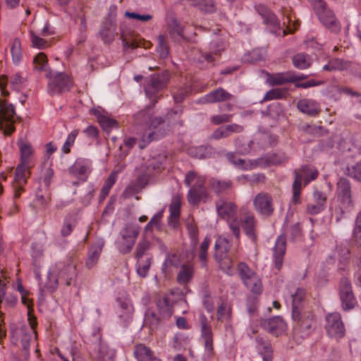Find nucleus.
Wrapping results in <instances>:
<instances>
[{
    "label": "nucleus",
    "instance_id": "45",
    "mask_svg": "<svg viewBox=\"0 0 361 361\" xmlns=\"http://www.w3.org/2000/svg\"><path fill=\"white\" fill-rule=\"evenodd\" d=\"M181 200L180 196L173 197L169 207L170 217L171 219L177 220L180 216Z\"/></svg>",
    "mask_w": 361,
    "mask_h": 361
},
{
    "label": "nucleus",
    "instance_id": "6",
    "mask_svg": "<svg viewBox=\"0 0 361 361\" xmlns=\"http://www.w3.org/2000/svg\"><path fill=\"white\" fill-rule=\"evenodd\" d=\"M16 111L13 105L5 99H0V128L4 129L6 135H11L15 127Z\"/></svg>",
    "mask_w": 361,
    "mask_h": 361
},
{
    "label": "nucleus",
    "instance_id": "44",
    "mask_svg": "<svg viewBox=\"0 0 361 361\" xmlns=\"http://www.w3.org/2000/svg\"><path fill=\"white\" fill-rule=\"evenodd\" d=\"M188 1L190 5L204 12H212L214 8L212 0H188Z\"/></svg>",
    "mask_w": 361,
    "mask_h": 361
},
{
    "label": "nucleus",
    "instance_id": "31",
    "mask_svg": "<svg viewBox=\"0 0 361 361\" xmlns=\"http://www.w3.org/2000/svg\"><path fill=\"white\" fill-rule=\"evenodd\" d=\"M102 250V245H94L92 246L87 254V258L86 259V267L88 269H91L94 267L98 262L99 257Z\"/></svg>",
    "mask_w": 361,
    "mask_h": 361
},
{
    "label": "nucleus",
    "instance_id": "26",
    "mask_svg": "<svg viewBox=\"0 0 361 361\" xmlns=\"http://www.w3.org/2000/svg\"><path fill=\"white\" fill-rule=\"evenodd\" d=\"M243 227L246 234L254 242L257 240V235L255 233L256 220L253 214L247 215L243 220Z\"/></svg>",
    "mask_w": 361,
    "mask_h": 361
},
{
    "label": "nucleus",
    "instance_id": "14",
    "mask_svg": "<svg viewBox=\"0 0 361 361\" xmlns=\"http://www.w3.org/2000/svg\"><path fill=\"white\" fill-rule=\"evenodd\" d=\"M263 328L270 334L278 336L286 330V324L279 317H275L262 322Z\"/></svg>",
    "mask_w": 361,
    "mask_h": 361
},
{
    "label": "nucleus",
    "instance_id": "36",
    "mask_svg": "<svg viewBox=\"0 0 361 361\" xmlns=\"http://www.w3.org/2000/svg\"><path fill=\"white\" fill-rule=\"evenodd\" d=\"M97 121L102 129L106 132H110L113 128L118 127V123L115 119L104 114L97 115Z\"/></svg>",
    "mask_w": 361,
    "mask_h": 361
},
{
    "label": "nucleus",
    "instance_id": "8",
    "mask_svg": "<svg viewBox=\"0 0 361 361\" xmlns=\"http://www.w3.org/2000/svg\"><path fill=\"white\" fill-rule=\"evenodd\" d=\"M168 80L167 74L152 75L145 87L146 95L156 102L157 101L156 93L166 86Z\"/></svg>",
    "mask_w": 361,
    "mask_h": 361
},
{
    "label": "nucleus",
    "instance_id": "17",
    "mask_svg": "<svg viewBox=\"0 0 361 361\" xmlns=\"http://www.w3.org/2000/svg\"><path fill=\"white\" fill-rule=\"evenodd\" d=\"M297 107L300 111L310 116H316L321 111L318 103L309 99H300L298 102Z\"/></svg>",
    "mask_w": 361,
    "mask_h": 361
},
{
    "label": "nucleus",
    "instance_id": "9",
    "mask_svg": "<svg viewBox=\"0 0 361 361\" xmlns=\"http://www.w3.org/2000/svg\"><path fill=\"white\" fill-rule=\"evenodd\" d=\"M326 322L325 328L329 336L338 339L344 336L345 329L339 314H329L326 317Z\"/></svg>",
    "mask_w": 361,
    "mask_h": 361
},
{
    "label": "nucleus",
    "instance_id": "27",
    "mask_svg": "<svg viewBox=\"0 0 361 361\" xmlns=\"http://www.w3.org/2000/svg\"><path fill=\"white\" fill-rule=\"evenodd\" d=\"M134 355L138 361H147L155 355L149 347L139 343L135 346Z\"/></svg>",
    "mask_w": 361,
    "mask_h": 361
},
{
    "label": "nucleus",
    "instance_id": "34",
    "mask_svg": "<svg viewBox=\"0 0 361 361\" xmlns=\"http://www.w3.org/2000/svg\"><path fill=\"white\" fill-rule=\"evenodd\" d=\"M34 70L37 72L48 71V59L43 52L37 54L33 59Z\"/></svg>",
    "mask_w": 361,
    "mask_h": 361
},
{
    "label": "nucleus",
    "instance_id": "13",
    "mask_svg": "<svg viewBox=\"0 0 361 361\" xmlns=\"http://www.w3.org/2000/svg\"><path fill=\"white\" fill-rule=\"evenodd\" d=\"M327 197L324 192L314 191L311 201L307 204V212L312 215L321 212L326 203Z\"/></svg>",
    "mask_w": 361,
    "mask_h": 361
},
{
    "label": "nucleus",
    "instance_id": "43",
    "mask_svg": "<svg viewBox=\"0 0 361 361\" xmlns=\"http://www.w3.org/2000/svg\"><path fill=\"white\" fill-rule=\"evenodd\" d=\"M185 226L192 243L193 245L195 246L198 242L199 231L197 226L192 219H188L186 221Z\"/></svg>",
    "mask_w": 361,
    "mask_h": 361
},
{
    "label": "nucleus",
    "instance_id": "19",
    "mask_svg": "<svg viewBox=\"0 0 361 361\" xmlns=\"http://www.w3.org/2000/svg\"><path fill=\"white\" fill-rule=\"evenodd\" d=\"M286 242L283 236H280L274 247V262L275 267L278 270H281L283 265V259L286 252Z\"/></svg>",
    "mask_w": 361,
    "mask_h": 361
},
{
    "label": "nucleus",
    "instance_id": "48",
    "mask_svg": "<svg viewBox=\"0 0 361 361\" xmlns=\"http://www.w3.org/2000/svg\"><path fill=\"white\" fill-rule=\"evenodd\" d=\"M11 52L13 62L18 63L22 58L21 43L18 39H15L11 44Z\"/></svg>",
    "mask_w": 361,
    "mask_h": 361
},
{
    "label": "nucleus",
    "instance_id": "50",
    "mask_svg": "<svg viewBox=\"0 0 361 361\" xmlns=\"http://www.w3.org/2000/svg\"><path fill=\"white\" fill-rule=\"evenodd\" d=\"M301 171L305 175V183L315 180L319 175L318 171L314 167L309 165L303 166L301 169Z\"/></svg>",
    "mask_w": 361,
    "mask_h": 361
},
{
    "label": "nucleus",
    "instance_id": "7",
    "mask_svg": "<svg viewBox=\"0 0 361 361\" xmlns=\"http://www.w3.org/2000/svg\"><path fill=\"white\" fill-rule=\"evenodd\" d=\"M255 210L259 214L269 217L274 212V200L271 194L266 192L257 193L253 199Z\"/></svg>",
    "mask_w": 361,
    "mask_h": 361
},
{
    "label": "nucleus",
    "instance_id": "2",
    "mask_svg": "<svg viewBox=\"0 0 361 361\" xmlns=\"http://www.w3.org/2000/svg\"><path fill=\"white\" fill-rule=\"evenodd\" d=\"M238 275L244 286L254 295H259L263 291L261 278L245 262H240L237 266Z\"/></svg>",
    "mask_w": 361,
    "mask_h": 361
},
{
    "label": "nucleus",
    "instance_id": "4",
    "mask_svg": "<svg viewBox=\"0 0 361 361\" xmlns=\"http://www.w3.org/2000/svg\"><path fill=\"white\" fill-rule=\"evenodd\" d=\"M336 193L340 214L342 216L350 212L354 206L352 196L351 185L345 178H340L336 183Z\"/></svg>",
    "mask_w": 361,
    "mask_h": 361
},
{
    "label": "nucleus",
    "instance_id": "1",
    "mask_svg": "<svg viewBox=\"0 0 361 361\" xmlns=\"http://www.w3.org/2000/svg\"><path fill=\"white\" fill-rule=\"evenodd\" d=\"M135 121L137 123H140L142 121H149L147 129L142 135V142L145 144L158 140L166 134V130L164 128L166 118L162 117H153L149 118L147 114L145 111H140L135 115Z\"/></svg>",
    "mask_w": 361,
    "mask_h": 361
},
{
    "label": "nucleus",
    "instance_id": "56",
    "mask_svg": "<svg viewBox=\"0 0 361 361\" xmlns=\"http://www.w3.org/2000/svg\"><path fill=\"white\" fill-rule=\"evenodd\" d=\"M215 258L219 263L220 269L223 271H228L231 269L233 262L228 255H223L222 257H215Z\"/></svg>",
    "mask_w": 361,
    "mask_h": 361
},
{
    "label": "nucleus",
    "instance_id": "59",
    "mask_svg": "<svg viewBox=\"0 0 361 361\" xmlns=\"http://www.w3.org/2000/svg\"><path fill=\"white\" fill-rule=\"evenodd\" d=\"M143 188V184L139 185L138 183H133L130 184L123 192L124 198H129L135 193L139 192Z\"/></svg>",
    "mask_w": 361,
    "mask_h": 361
},
{
    "label": "nucleus",
    "instance_id": "53",
    "mask_svg": "<svg viewBox=\"0 0 361 361\" xmlns=\"http://www.w3.org/2000/svg\"><path fill=\"white\" fill-rule=\"evenodd\" d=\"M158 47L157 51L159 54L160 57L165 59L169 55V47L166 43V37L163 35L158 36Z\"/></svg>",
    "mask_w": 361,
    "mask_h": 361
},
{
    "label": "nucleus",
    "instance_id": "39",
    "mask_svg": "<svg viewBox=\"0 0 361 361\" xmlns=\"http://www.w3.org/2000/svg\"><path fill=\"white\" fill-rule=\"evenodd\" d=\"M117 178V173L116 172H112L105 181V183L100 191L99 195V200L102 201L104 200L109 195V191L111 188V187L114 185L116 183Z\"/></svg>",
    "mask_w": 361,
    "mask_h": 361
},
{
    "label": "nucleus",
    "instance_id": "16",
    "mask_svg": "<svg viewBox=\"0 0 361 361\" xmlns=\"http://www.w3.org/2000/svg\"><path fill=\"white\" fill-rule=\"evenodd\" d=\"M200 322L205 348L208 353H211L213 351V336L211 326L208 324L207 319L204 315L200 316Z\"/></svg>",
    "mask_w": 361,
    "mask_h": 361
},
{
    "label": "nucleus",
    "instance_id": "60",
    "mask_svg": "<svg viewBox=\"0 0 361 361\" xmlns=\"http://www.w3.org/2000/svg\"><path fill=\"white\" fill-rule=\"evenodd\" d=\"M342 306L345 310H350L355 307L356 303L353 294L341 296Z\"/></svg>",
    "mask_w": 361,
    "mask_h": 361
},
{
    "label": "nucleus",
    "instance_id": "42",
    "mask_svg": "<svg viewBox=\"0 0 361 361\" xmlns=\"http://www.w3.org/2000/svg\"><path fill=\"white\" fill-rule=\"evenodd\" d=\"M140 233V226L134 224H127L122 229L121 235L122 238H132L137 239Z\"/></svg>",
    "mask_w": 361,
    "mask_h": 361
},
{
    "label": "nucleus",
    "instance_id": "32",
    "mask_svg": "<svg viewBox=\"0 0 361 361\" xmlns=\"http://www.w3.org/2000/svg\"><path fill=\"white\" fill-rule=\"evenodd\" d=\"M267 80L271 85H281L291 82L293 78H290V72H287L269 75Z\"/></svg>",
    "mask_w": 361,
    "mask_h": 361
},
{
    "label": "nucleus",
    "instance_id": "49",
    "mask_svg": "<svg viewBox=\"0 0 361 361\" xmlns=\"http://www.w3.org/2000/svg\"><path fill=\"white\" fill-rule=\"evenodd\" d=\"M164 319L161 318L160 314L157 315L152 311H148L145 314V324H148L151 329L156 328Z\"/></svg>",
    "mask_w": 361,
    "mask_h": 361
},
{
    "label": "nucleus",
    "instance_id": "23",
    "mask_svg": "<svg viewBox=\"0 0 361 361\" xmlns=\"http://www.w3.org/2000/svg\"><path fill=\"white\" fill-rule=\"evenodd\" d=\"M351 63L342 59L334 58L329 61L328 63L323 67V70L327 71H344L348 69Z\"/></svg>",
    "mask_w": 361,
    "mask_h": 361
},
{
    "label": "nucleus",
    "instance_id": "10",
    "mask_svg": "<svg viewBox=\"0 0 361 361\" xmlns=\"http://www.w3.org/2000/svg\"><path fill=\"white\" fill-rule=\"evenodd\" d=\"M292 317L304 331L310 330L314 324V316L311 310L301 311L299 307H294Z\"/></svg>",
    "mask_w": 361,
    "mask_h": 361
},
{
    "label": "nucleus",
    "instance_id": "55",
    "mask_svg": "<svg viewBox=\"0 0 361 361\" xmlns=\"http://www.w3.org/2000/svg\"><path fill=\"white\" fill-rule=\"evenodd\" d=\"M30 36L31 43L33 47L42 49L49 46L47 41L37 36L33 31H30Z\"/></svg>",
    "mask_w": 361,
    "mask_h": 361
},
{
    "label": "nucleus",
    "instance_id": "51",
    "mask_svg": "<svg viewBox=\"0 0 361 361\" xmlns=\"http://www.w3.org/2000/svg\"><path fill=\"white\" fill-rule=\"evenodd\" d=\"M136 239L132 238H122L118 243V249L121 252L126 254L130 252L135 245Z\"/></svg>",
    "mask_w": 361,
    "mask_h": 361
},
{
    "label": "nucleus",
    "instance_id": "30",
    "mask_svg": "<svg viewBox=\"0 0 361 361\" xmlns=\"http://www.w3.org/2000/svg\"><path fill=\"white\" fill-rule=\"evenodd\" d=\"M171 37L175 41L184 39L183 28L177 20H172L168 25Z\"/></svg>",
    "mask_w": 361,
    "mask_h": 361
},
{
    "label": "nucleus",
    "instance_id": "58",
    "mask_svg": "<svg viewBox=\"0 0 361 361\" xmlns=\"http://www.w3.org/2000/svg\"><path fill=\"white\" fill-rule=\"evenodd\" d=\"M340 297L353 294L350 282L347 278H342L340 281L339 285Z\"/></svg>",
    "mask_w": 361,
    "mask_h": 361
},
{
    "label": "nucleus",
    "instance_id": "52",
    "mask_svg": "<svg viewBox=\"0 0 361 361\" xmlns=\"http://www.w3.org/2000/svg\"><path fill=\"white\" fill-rule=\"evenodd\" d=\"M151 244L149 241L143 239L140 240L136 247L135 256L137 259H142V257L149 250Z\"/></svg>",
    "mask_w": 361,
    "mask_h": 361
},
{
    "label": "nucleus",
    "instance_id": "33",
    "mask_svg": "<svg viewBox=\"0 0 361 361\" xmlns=\"http://www.w3.org/2000/svg\"><path fill=\"white\" fill-rule=\"evenodd\" d=\"M217 319L219 321L228 320L231 317L232 310L231 305L225 300H222L216 311Z\"/></svg>",
    "mask_w": 361,
    "mask_h": 361
},
{
    "label": "nucleus",
    "instance_id": "46",
    "mask_svg": "<svg viewBox=\"0 0 361 361\" xmlns=\"http://www.w3.org/2000/svg\"><path fill=\"white\" fill-rule=\"evenodd\" d=\"M209 243H210L209 238L205 237L204 240L201 243L200 248H199L198 257H199V259L202 262V266L204 267H205L207 266V251H208Z\"/></svg>",
    "mask_w": 361,
    "mask_h": 361
},
{
    "label": "nucleus",
    "instance_id": "37",
    "mask_svg": "<svg viewBox=\"0 0 361 361\" xmlns=\"http://www.w3.org/2000/svg\"><path fill=\"white\" fill-rule=\"evenodd\" d=\"M295 180L293 184V202L294 204L300 202V195L302 190V174L295 171Z\"/></svg>",
    "mask_w": 361,
    "mask_h": 361
},
{
    "label": "nucleus",
    "instance_id": "5",
    "mask_svg": "<svg viewBox=\"0 0 361 361\" xmlns=\"http://www.w3.org/2000/svg\"><path fill=\"white\" fill-rule=\"evenodd\" d=\"M49 79L48 92L50 94H58L68 92L73 85L71 75L66 73H59L51 76L50 72L46 73Z\"/></svg>",
    "mask_w": 361,
    "mask_h": 361
},
{
    "label": "nucleus",
    "instance_id": "47",
    "mask_svg": "<svg viewBox=\"0 0 361 361\" xmlns=\"http://www.w3.org/2000/svg\"><path fill=\"white\" fill-rule=\"evenodd\" d=\"M137 261V272L141 277H145L151 266L152 257H147L146 259H139Z\"/></svg>",
    "mask_w": 361,
    "mask_h": 361
},
{
    "label": "nucleus",
    "instance_id": "12",
    "mask_svg": "<svg viewBox=\"0 0 361 361\" xmlns=\"http://www.w3.org/2000/svg\"><path fill=\"white\" fill-rule=\"evenodd\" d=\"M218 215L224 219L229 220L237 216V206L232 202L220 199L216 203Z\"/></svg>",
    "mask_w": 361,
    "mask_h": 361
},
{
    "label": "nucleus",
    "instance_id": "64",
    "mask_svg": "<svg viewBox=\"0 0 361 361\" xmlns=\"http://www.w3.org/2000/svg\"><path fill=\"white\" fill-rule=\"evenodd\" d=\"M100 35L105 43L109 44L114 39L115 32L105 27L100 31Z\"/></svg>",
    "mask_w": 361,
    "mask_h": 361
},
{
    "label": "nucleus",
    "instance_id": "41",
    "mask_svg": "<svg viewBox=\"0 0 361 361\" xmlns=\"http://www.w3.org/2000/svg\"><path fill=\"white\" fill-rule=\"evenodd\" d=\"M345 174L361 183V159L354 164L348 166L345 169Z\"/></svg>",
    "mask_w": 361,
    "mask_h": 361
},
{
    "label": "nucleus",
    "instance_id": "18",
    "mask_svg": "<svg viewBox=\"0 0 361 361\" xmlns=\"http://www.w3.org/2000/svg\"><path fill=\"white\" fill-rule=\"evenodd\" d=\"M232 94L222 87L217 88L206 94L204 100L206 103L223 102L230 100Z\"/></svg>",
    "mask_w": 361,
    "mask_h": 361
},
{
    "label": "nucleus",
    "instance_id": "54",
    "mask_svg": "<svg viewBox=\"0 0 361 361\" xmlns=\"http://www.w3.org/2000/svg\"><path fill=\"white\" fill-rule=\"evenodd\" d=\"M286 91L284 89L276 88L267 92L263 100L269 101L273 99H279L285 97Z\"/></svg>",
    "mask_w": 361,
    "mask_h": 361
},
{
    "label": "nucleus",
    "instance_id": "29",
    "mask_svg": "<svg viewBox=\"0 0 361 361\" xmlns=\"http://www.w3.org/2000/svg\"><path fill=\"white\" fill-rule=\"evenodd\" d=\"M185 183L188 186H190V188L197 189L204 187L205 178L202 176L197 175L194 171H190L185 176Z\"/></svg>",
    "mask_w": 361,
    "mask_h": 361
},
{
    "label": "nucleus",
    "instance_id": "24",
    "mask_svg": "<svg viewBox=\"0 0 361 361\" xmlns=\"http://www.w3.org/2000/svg\"><path fill=\"white\" fill-rule=\"evenodd\" d=\"M30 166L19 164L15 171V178L13 185H25L27 183V177L30 174Z\"/></svg>",
    "mask_w": 361,
    "mask_h": 361
},
{
    "label": "nucleus",
    "instance_id": "63",
    "mask_svg": "<svg viewBox=\"0 0 361 361\" xmlns=\"http://www.w3.org/2000/svg\"><path fill=\"white\" fill-rule=\"evenodd\" d=\"M231 114H221L211 117V122L214 125H219L224 123H228L231 121Z\"/></svg>",
    "mask_w": 361,
    "mask_h": 361
},
{
    "label": "nucleus",
    "instance_id": "21",
    "mask_svg": "<svg viewBox=\"0 0 361 361\" xmlns=\"http://www.w3.org/2000/svg\"><path fill=\"white\" fill-rule=\"evenodd\" d=\"M228 159L235 166H238L243 169H252L257 166L262 165V159H259L255 161H245L244 159L237 158L235 154L229 152L226 155Z\"/></svg>",
    "mask_w": 361,
    "mask_h": 361
},
{
    "label": "nucleus",
    "instance_id": "57",
    "mask_svg": "<svg viewBox=\"0 0 361 361\" xmlns=\"http://www.w3.org/2000/svg\"><path fill=\"white\" fill-rule=\"evenodd\" d=\"M227 221L233 234L235 235L236 238L238 239L240 235L241 221L238 219L237 216L232 219H230L229 220H227Z\"/></svg>",
    "mask_w": 361,
    "mask_h": 361
},
{
    "label": "nucleus",
    "instance_id": "40",
    "mask_svg": "<svg viewBox=\"0 0 361 361\" xmlns=\"http://www.w3.org/2000/svg\"><path fill=\"white\" fill-rule=\"evenodd\" d=\"M99 357L103 361L114 360L116 357L115 350L109 348L105 343H100L99 348Z\"/></svg>",
    "mask_w": 361,
    "mask_h": 361
},
{
    "label": "nucleus",
    "instance_id": "35",
    "mask_svg": "<svg viewBox=\"0 0 361 361\" xmlns=\"http://www.w3.org/2000/svg\"><path fill=\"white\" fill-rule=\"evenodd\" d=\"M293 66L298 69H306L311 66L310 56L303 53L295 54L292 59Z\"/></svg>",
    "mask_w": 361,
    "mask_h": 361
},
{
    "label": "nucleus",
    "instance_id": "22",
    "mask_svg": "<svg viewBox=\"0 0 361 361\" xmlns=\"http://www.w3.org/2000/svg\"><path fill=\"white\" fill-rule=\"evenodd\" d=\"M208 197L207 189L204 187L190 188L188 194V202L191 204H197L200 202H205Z\"/></svg>",
    "mask_w": 361,
    "mask_h": 361
},
{
    "label": "nucleus",
    "instance_id": "11",
    "mask_svg": "<svg viewBox=\"0 0 361 361\" xmlns=\"http://www.w3.org/2000/svg\"><path fill=\"white\" fill-rule=\"evenodd\" d=\"M258 13L263 18L264 24L269 28L271 32L276 33L281 29L280 23L274 13L264 5L256 6Z\"/></svg>",
    "mask_w": 361,
    "mask_h": 361
},
{
    "label": "nucleus",
    "instance_id": "28",
    "mask_svg": "<svg viewBox=\"0 0 361 361\" xmlns=\"http://www.w3.org/2000/svg\"><path fill=\"white\" fill-rule=\"evenodd\" d=\"M210 188L215 193L221 194L231 190L233 188V183L231 180L212 178L210 180Z\"/></svg>",
    "mask_w": 361,
    "mask_h": 361
},
{
    "label": "nucleus",
    "instance_id": "61",
    "mask_svg": "<svg viewBox=\"0 0 361 361\" xmlns=\"http://www.w3.org/2000/svg\"><path fill=\"white\" fill-rule=\"evenodd\" d=\"M78 134V130H73L68 135L63 146V151L64 153H69L71 151V147L73 145L75 140Z\"/></svg>",
    "mask_w": 361,
    "mask_h": 361
},
{
    "label": "nucleus",
    "instance_id": "25",
    "mask_svg": "<svg viewBox=\"0 0 361 361\" xmlns=\"http://www.w3.org/2000/svg\"><path fill=\"white\" fill-rule=\"evenodd\" d=\"M18 146L20 154V163L21 164L30 166V159L34 153L32 145L26 142L20 140Z\"/></svg>",
    "mask_w": 361,
    "mask_h": 361
},
{
    "label": "nucleus",
    "instance_id": "20",
    "mask_svg": "<svg viewBox=\"0 0 361 361\" xmlns=\"http://www.w3.org/2000/svg\"><path fill=\"white\" fill-rule=\"evenodd\" d=\"M159 314L162 319H169L173 314L172 305L166 295L160 296L156 301Z\"/></svg>",
    "mask_w": 361,
    "mask_h": 361
},
{
    "label": "nucleus",
    "instance_id": "38",
    "mask_svg": "<svg viewBox=\"0 0 361 361\" xmlns=\"http://www.w3.org/2000/svg\"><path fill=\"white\" fill-rule=\"evenodd\" d=\"M231 248L229 241L225 238H219L216 240L215 244V257H222L227 255Z\"/></svg>",
    "mask_w": 361,
    "mask_h": 361
},
{
    "label": "nucleus",
    "instance_id": "3",
    "mask_svg": "<svg viewBox=\"0 0 361 361\" xmlns=\"http://www.w3.org/2000/svg\"><path fill=\"white\" fill-rule=\"evenodd\" d=\"M313 9L321 23L331 32L338 33L341 25L334 12L327 8L324 0H317Z\"/></svg>",
    "mask_w": 361,
    "mask_h": 361
},
{
    "label": "nucleus",
    "instance_id": "62",
    "mask_svg": "<svg viewBox=\"0 0 361 361\" xmlns=\"http://www.w3.org/2000/svg\"><path fill=\"white\" fill-rule=\"evenodd\" d=\"M305 296V291L304 289L298 288L294 293L291 294L293 299V309L298 307V305L301 302Z\"/></svg>",
    "mask_w": 361,
    "mask_h": 361
},
{
    "label": "nucleus",
    "instance_id": "15",
    "mask_svg": "<svg viewBox=\"0 0 361 361\" xmlns=\"http://www.w3.org/2000/svg\"><path fill=\"white\" fill-rule=\"evenodd\" d=\"M195 274L194 265L188 262L180 265L176 276V281L181 286H185L190 283Z\"/></svg>",
    "mask_w": 361,
    "mask_h": 361
}]
</instances>
